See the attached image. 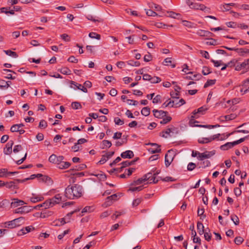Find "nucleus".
I'll return each instance as SVG.
<instances>
[{
  "label": "nucleus",
  "mask_w": 249,
  "mask_h": 249,
  "mask_svg": "<svg viewBox=\"0 0 249 249\" xmlns=\"http://www.w3.org/2000/svg\"><path fill=\"white\" fill-rule=\"evenodd\" d=\"M43 199V197L41 196H33L30 198V200L33 203H36L39 201H41Z\"/></svg>",
  "instance_id": "obj_31"
},
{
  "label": "nucleus",
  "mask_w": 249,
  "mask_h": 249,
  "mask_svg": "<svg viewBox=\"0 0 249 249\" xmlns=\"http://www.w3.org/2000/svg\"><path fill=\"white\" fill-rule=\"evenodd\" d=\"M193 0H186V3L191 9L196 10H200L203 11H209V8H207L203 4L197 3Z\"/></svg>",
  "instance_id": "obj_2"
},
{
  "label": "nucleus",
  "mask_w": 249,
  "mask_h": 249,
  "mask_svg": "<svg viewBox=\"0 0 249 249\" xmlns=\"http://www.w3.org/2000/svg\"><path fill=\"white\" fill-rule=\"evenodd\" d=\"M23 220L24 217H20L19 218L14 219L13 222H14V223L15 224L16 227H18L22 224V223L23 222Z\"/></svg>",
  "instance_id": "obj_28"
},
{
  "label": "nucleus",
  "mask_w": 249,
  "mask_h": 249,
  "mask_svg": "<svg viewBox=\"0 0 249 249\" xmlns=\"http://www.w3.org/2000/svg\"><path fill=\"white\" fill-rule=\"evenodd\" d=\"M83 192V188L80 185H69L65 189V196L70 199L78 198L82 196Z\"/></svg>",
  "instance_id": "obj_1"
},
{
  "label": "nucleus",
  "mask_w": 249,
  "mask_h": 249,
  "mask_svg": "<svg viewBox=\"0 0 249 249\" xmlns=\"http://www.w3.org/2000/svg\"><path fill=\"white\" fill-rule=\"evenodd\" d=\"M231 220L233 222L235 225H237L239 223V218L236 215H231Z\"/></svg>",
  "instance_id": "obj_57"
},
{
  "label": "nucleus",
  "mask_w": 249,
  "mask_h": 249,
  "mask_svg": "<svg viewBox=\"0 0 249 249\" xmlns=\"http://www.w3.org/2000/svg\"><path fill=\"white\" fill-rule=\"evenodd\" d=\"M6 168L0 169V178H6Z\"/></svg>",
  "instance_id": "obj_60"
},
{
  "label": "nucleus",
  "mask_w": 249,
  "mask_h": 249,
  "mask_svg": "<svg viewBox=\"0 0 249 249\" xmlns=\"http://www.w3.org/2000/svg\"><path fill=\"white\" fill-rule=\"evenodd\" d=\"M162 118H163L162 120H161L160 122V124H166L170 122L172 120L171 117H170L169 116H166V117H164Z\"/></svg>",
  "instance_id": "obj_36"
},
{
  "label": "nucleus",
  "mask_w": 249,
  "mask_h": 249,
  "mask_svg": "<svg viewBox=\"0 0 249 249\" xmlns=\"http://www.w3.org/2000/svg\"><path fill=\"white\" fill-rule=\"evenodd\" d=\"M235 146L234 142H228L220 146L222 150H227Z\"/></svg>",
  "instance_id": "obj_18"
},
{
  "label": "nucleus",
  "mask_w": 249,
  "mask_h": 249,
  "mask_svg": "<svg viewBox=\"0 0 249 249\" xmlns=\"http://www.w3.org/2000/svg\"><path fill=\"white\" fill-rule=\"evenodd\" d=\"M149 144L153 146V147L149 149V151L151 153L154 154L160 152L161 149L160 148V145L155 143H150Z\"/></svg>",
  "instance_id": "obj_10"
},
{
  "label": "nucleus",
  "mask_w": 249,
  "mask_h": 249,
  "mask_svg": "<svg viewBox=\"0 0 249 249\" xmlns=\"http://www.w3.org/2000/svg\"><path fill=\"white\" fill-rule=\"evenodd\" d=\"M135 162V160H133V161H123L121 163V164L122 165V167H121V169H122L123 168H124L125 167H127V166H129L131 165H132L134 163V162Z\"/></svg>",
  "instance_id": "obj_37"
},
{
  "label": "nucleus",
  "mask_w": 249,
  "mask_h": 249,
  "mask_svg": "<svg viewBox=\"0 0 249 249\" xmlns=\"http://www.w3.org/2000/svg\"><path fill=\"white\" fill-rule=\"evenodd\" d=\"M161 81L160 78L157 76L151 77L150 82L152 84L160 83Z\"/></svg>",
  "instance_id": "obj_41"
},
{
  "label": "nucleus",
  "mask_w": 249,
  "mask_h": 249,
  "mask_svg": "<svg viewBox=\"0 0 249 249\" xmlns=\"http://www.w3.org/2000/svg\"><path fill=\"white\" fill-rule=\"evenodd\" d=\"M71 107L73 109H78L81 108L82 107V106L79 102H74L72 103Z\"/></svg>",
  "instance_id": "obj_47"
},
{
  "label": "nucleus",
  "mask_w": 249,
  "mask_h": 249,
  "mask_svg": "<svg viewBox=\"0 0 249 249\" xmlns=\"http://www.w3.org/2000/svg\"><path fill=\"white\" fill-rule=\"evenodd\" d=\"M97 118H99V119H98L99 121L102 122H105L107 120V118L105 116H104V115L99 116L98 114L94 113V119H96Z\"/></svg>",
  "instance_id": "obj_30"
},
{
  "label": "nucleus",
  "mask_w": 249,
  "mask_h": 249,
  "mask_svg": "<svg viewBox=\"0 0 249 249\" xmlns=\"http://www.w3.org/2000/svg\"><path fill=\"white\" fill-rule=\"evenodd\" d=\"M204 227L201 222H197V229L198 232L200 235H202L204 233Z\"/></svg>",
  "instance_id": "obj_21"
},
{
  "label": "nucleus",
  "mask_w": 249,
  "mask_h": 249,
  "mask_svg": "<svg viewBox=\"0 0 249 249\" xmlns=\"http://www.w3.org/2000/svg\"><path fill=\"white\" fill-rule=\"evenodd\" d=\"M34 230L35 228L32 226L26 227L25 228L22 229L18 231V235L21 236L24 235L25 234L30 232L32 230Z\"/></svg>",
  "instance_id": "obj_9"
},
{
  "label": "nucleus",
  "mask_w": 249,
  "mask_h": 249,
  "mask_svg": "<svg viewBox=\"0 0 249 249\" xmlns=\"http://www.w3.org/2000/svg\"><path fill=\"white\" fill-rule=\"evenodd\" d=\"M197 35L200 36H204V37H211L213 36V33L211 32L206 31V30H199L196 32Z\"/></svg>",
  "instance_id": "obj_13"
},
{
  "label": "nucleus",
  "mask_w": 249,
  "mask_h": 249,
  "mask_svg": "<svg viewBox=\"0 0 249 249\" xmlns=\"http://www.w3.org/2000/svg\"><path fill=\"white\" fill-rule=\"evenodd\" d=\"M41 206L44 207L45 209H47L50 207H53L51 201H50V199L46 200L43 203L41 204Z\"/></svg>",
  "instance_id": "obj_40"
},
{
  "label": "nucleus",
  "mask_w": 249,
  "mask_h": 249,
  "mask_svg": "<svg viewBox=\"0 0 249 249\" xmlns=\"http://www.w3.org/2000/svg\"><path fill=\"white\" fill-rule=\"evenodd\" d=\"M175 155L173 150H169L165 155V164L168 167L173 160Z\"/></svg>",
  "instance_id": "obj_3"
},
{
  "label": "nucleus",
  "mask_w": 249,
  "mask_h": 249,
  "mask_svg": "<svg viewBox=\"0 0 249 249\" xmlns=\"http://www.w3.org/2000/svg\"><path fill=\"white\" fill-rule=\"evenodd\" d=\"M149 8L154 7L155 9L158 11H160L161 10V7L160 5L156 4L154 3H149Z\"/></svg>",
  "instance_id": "obj_46"
},
{
  "label": "nucleus",
  "mask_w": 249,
  "mask_h": 249,
  "mask_svg": "<svg viewBox=\"0 0 249 249\" xmlns=\"http://www.w3.org/2000/svg\"><path fill=\"white\" fill-rule=\"evenodd\" d=\"M70 165L71 163L67 161H62L60 164H59L58 167L61 169H67L70 166Z\"/></svg>",
  "instance_id": "obj_26"
},
{
  "label": "nucleus",
  "mask_w": 249,
  "mask_h": 249,
  "mask_svg": "<svg viewBox=\"0 0 249 249\" xmlns=\"http://www.w3.org/2000/svg\"><path fill=\"white\" fill-rule=\"evenodd\" d=\"M200 54L206 59H209L210 56L209 53L205 51L201 50L200 51Z\"/></svg>",
  "instance_id": "obj_64"
},
{
  "label": "nucleus",
  "mask_w": 249,
  "mask_h": 249,
  "mask_svg": "<svg viewBox=\"0 0 249 249\" xmlns=\"http://www.w3.org/2000/svg\"><path fill=\"white\" fill-rule=\"evenodd\" d=\"M163 64L165 66H169L171 64L172 68H175L176 67L175 64H172L171 58L167 57L166 58L163 62Z\"/></svg>",
  "instance_id": "obj_24"
},
{
  "label": "nucleus",
  "mask_w": 249,
  "mask_h": 249,
  "mask_svg": "<svg viewBox=\"0 0 249 249\" xmlns=\"http://www.w3.org/2000/svg\"><path fill=\"white\" fill-rule=\"evenodd\" d=\"M121 156L123 159H131L134 157V153L131 150H126L122 153Z\"/></svg>",
  "instance_id": "obj_17"
},
{
  "label": "nucleus",
  "mask_w": 249,
  "mask_h": 249,
  "mask_svg": "<svg viewBox=\"0 0 249 249\" xmlns=\"http://www.w3.org/2000/svg\"><path fill=\"white\" fill-rule=\"evenodd\" d=\"M201 77L202 75L198 73L194 74L192 77L187 76L186 77V78L188 80H199L200 79H201Z\"/></svg>",
  "instance_id": "obj_32"
},
{
  "label": "nucleus",
  "mask_w": 249,
  "mask_h": 249,
  "mask_svg": "<svg viewBox=\"0 0 249 249\" xmlns=\"http://www.w3.org/2000/svg\"><path fill=\"white\" fill-rule=\"evenodd\" d=\"M20 128L19 127V126L18 125V124H14L10 128V131L12 132H18L19 131V129Z\"/></svg>",
  "instance_id": "obj_55"
},
{
  "label": "nucleus",
  "mask_w": 249,
  "mask_h": 249,
  "mask_svg": "<svg viewBox=\"0 0 249 249\" xmlns=\"http://www.w3.org/2000/svg\"><path fill=\"white\" fill-rule=\"evenodd\" d=\"M150 109L149 107H144L141 110V113L142 115L147 116L150 114Z\"/></svg>",
  "instance_id": "obj_29"
},
{
  "label": "nucleus",
  "mask_w": 249,
  "mask_h": 249,
  "mask_svg": "<svg viewBox=\"0 0 249 249\" xmlns=\"http://www.w3.org/2000/svg\"><path fill=\"white\" fill-rule=\"evenodd\" d=\"M38 179H39V181L46 183L52 181L51 178L49 177L43 175L42 174V176H40V177Z\"/></svg>",
  "instance_id": "obj_25"
},
{
  "label": "nucleus",
  "mask_w": 249,
  "mask_h": 249,
  "mask_svg": "<svg viewBox=\"0 0 249 249\" xmlns=\"http://www.w3.org/2000/svg\"><path fill=\"white\" fill-rule=\"evenodd\" d=\"M235 51L240 56H244L245 53H249V49L243 48H235Z\"/></svg>",
  "instance_id": "obj_20"
},
{
  "label": "nucleus",
  "mask_w": 249,
  "mask_h": 249,
  "mask_svg": "<svg viewBox=\"0 0 249 249\" xmlns=\"http://www.w3.org/2000/svg\"><path fill=\"white\" fill-rule=\"evenodd\" d=\"M197 141L200 144L208 143L212 142L210 137L208 138H199L198 139Z\"/></svg>",
  "instance_id": "obj_22"
},
{
  "label": "nucleus",
  "mask_w": 249,
  "mask_h": 249,
  "mask_svg": "<svg viewBox=\"0 0 249 249\" xmlns=\"http://www.w3.org/2000/svg\"><path fill=\"white\" fill-rule=\"evenodd\" d=\"M244 241V239L241 236H237L234 239V243L236 245H240Z\"/></svg>",
  "instance_id": "obj_51"
},
{
  "label": "nucleus",
  "mask_w": 249,
  "mask_h": 249,
  "mask_svg": "<svg viewBox=\"0 0 249 249\" xmlns=\"http://www.w3.org/2000/svg\"><path fill=\"white\" fill-rule=\"evenodd\" d=\"M127 63L129 65L132 66H136L138 67L140 65V63L139 61H135L134 60H129L127 62Z\"/></svg>",
  "instance_id": "obj_50"
},
{
  "label": "nucleus",
  "mask_w": 249,
  "mask_h": 249,
  "mask_svg": "<svg viewBox=\"0 0 249 249\" xmlns=\"http://www.w3.org/2000/svg\"><path fill=\"white\" fill-rule=\"evenodd\" d=\"M212 71H210V69L209 67L206 66H204L202 68V73L204 75H207L210 73H211Z\"/></svg>",
  "instance_id": "obj_44"
},
{
  "label": "nucleus",
  "mask_w": 249,
  "mask_h": 249,
  "mask_svg": "<svg viewBox=\"0 0 249 249\" xmlns=\"http://www.w3.org/2000/svg\"><path fill=\"white\" fill-rule=\"evenodd\" d=\"M161 96L160 95H157L153 99V103L157 104L161 102Z\"/></svg>",
  "instance_id": "obj_52"
},
{
  "label": "nucleus",
  "mask_w": 249,
  "mask_h": 249,
  "mask_svg": "<svg viewBox=\"0 0 249 249\" xmlns=\"http://www.w3.org/2000/svg\"><path fill=\"white\" fill-rule=\"evenodd\" d=\"M227 65H228V67H234L236 68V65H237V60L233 59L231 60L230 62L227 63Z\"/></svg>",
  "instance_id": "obj_48"
},
{
  "label": "nucleus",
  "mask_w": 249,
  "mask_h": 249,
  "mask_svg": "<svg viewBox=\"0 0 249 249\" xmlns=\"http://www.w3.org/2000/svg\"><path fill=\"white\" fill-rule=\"evenodd\" d=\"M102 148H104L105 147L109 148L111 146L112 143L111 142L107 140H104L102 141Z\"/></svg>",
  "instance_id": "obj_42"
},
{
  "label": "nucleus",
  "mask_w": 249,
  "mask_h": 249,
  "mask_svg": "<svg viewBox=\"0 0 249 249\" xmlns=\"http://www.w3.org/2000/svg\"><path fill=\"white\" fill-rule=\"evenodd\" d=\"M216 82L215 79L208 80L204 84V88H207L210 86L214 85Z\"/></svg>",
  "instance_id": "obj_39"
},
{
  "label": "nucleus",
  "mask_w": 249,
  "mask_h": 249,
  "mask_svg": "<svg viewBox=\"0 0 249 249\" xmlns=\"http://www.w3.org/2000/svg\"><path fill=\"white\" fill-rule=\"evenodd\" d=\"M14 144L13 141H9L3 149V153L5 155H10L12 153V147Z\"/></svg>",
  "instance_id": "obj_6"
},
{
  "label": "nucleus",
  "mask_w": 249,
  "mask_h": 249,
  "mask_svg": "<svg viewBox=\"0 0 249 249\" xmlns=\"http://www.w3.org/2000/svg\"><path fill=\"white\" fill-rule=\"evenodd\" d=\"M153 112L154 116L157 118L161 119L164 117H166L168 112L161 110L154 109Z\"/></svg>",
  "instance_id": "obj_7"
},
{
  "label": "nucleus",
  "mask_w": 249,
  "mask_h": 249,
  "mask_svg": "<svg viewBox=\"0 0 249 249\" xmlns=\"http://www.w3.org/2000/svg\"><path fill=\"white\" fill-rule=\"evenodd\" d=\"M114 123L117 125H123L124 124V121L123 120H121L118 117H115L114 118Z\"/></svg>",
  "instance_id": "obj_53"
},
{
  "label": "nucleus",
  "mask_w": 249,
  "mask_h": 249,
  "mask_svg": "<svg viewBox=\"0 0 249 249\" xmlns=\"http://www.w3.org/2000/svg\"><path fill=\"white\" fill-rule=\"evenodd\" d=\"M67 218H62L56 220L53 222L54 225L55 226H61L67 223L70 222V218L66 221Z\"/></svg>",
  "instance_id": "obj_11"
},
{
  "label": "nucleus",
  "mask_w": 249,
  "mask_h": 249,
  "mask_svg": "<svg viewBox=\"0 0 249 249\" xmlns=\"http://www.w3.org/2000/svg\"><path fill=\"white\" fill-rule=\"evenodd\" d=\"M168 105V107H177L178 105V103H176L175 101H169V102L167 103Z\"/></svg>",
  "instance_id": "obj_58"
},
{
  "label": "nucleus",
  "mask_w": 249,
  "mask_h": 249,
  "mask_svg": "<svg viewBox=\"0 0 249 249\" xmlns=\"http://www.w3.org/2000/svg\"><path fill=\"white\" fill-rule=\"evenodd\" d=\"M13 201L11 203V207H17L18 206H22L24 204H27L24 201L19 200L18 198H14L13 199Z\"/></svg>",
  "instance_id": "obj_15"
},
{
  "label": "nucleus",
  "mask_w": 249,
  "mask_h": 249,
  "mask_svg": "<svg viewBox=\"0 0 249 249\" xmlns=\"http://www.w3.org/2000/svg\"><path fill=\"white\" fill-rule=\"evenodd\" d=\"M204 213V209L203 208H200L198 207L197 209V215L200 217V219H203L205 218L206 215L203 214Z\"/></svg>",
  "instance_id": "obj_27"
},
{
  "label": "nucleus",
  "mask_w": 249,
  "mask_h": 249,
  "mask_svg": "<svg viewBox=\"0 0 249 249\" xmlns=\"http://www.w3.org/2000/svg\"><path fill=\"white\" fill-rule=\"evenodd\" d=\"M9 87L8 82H6L4 80H0V88H8Z\"/></svg>",
  "instance_id": "obj_45"
},
{
  "label": "nucleus",
  "mask_w": 249,
  "mask_h": 249,
  "mask_svg": "<svg viewBox=\"0 0 249 249\" xmlns=\"http://www.w3.org/2000/svg\"><path fill=\"white\" fill-rule=\"evenodd\" d=\"M243 69L246 70L247 71L249 70V58L245 60L242 63L238 62L237 60V65H236L235 70L240 71Z\"/></svg>",
  "instance_id": "obj_4"
},
{
  "label": "nucleus",
  "mask_w": 249,
  "mask_h": 249,
  "mask_svg": "<svg viewBox=\"0 0 249 249\" xmlns=\"http://www.w3.org/2000/svg\"><path fill=\"white\" fill-rule=\"evenodd\" d=\"M215 154V151H205L203 153H200L199 156L197 157V159L199 160H203L205 159H209Z\"/></svg>",
  "instance_id": "obj_5"
},
{
  "label": "nucleus",
  "mask_w": 249,
  "mask_h": 249,
  "mask_svg": "<svg viewBox=\"0 0 249 249\" xmlns=\"http://www.w3.org/2000/svg\"><path fill=\"white\" fill-rule=\"evenodd\" d=\"M30 210L29 209V207L27 206H24L21 207L20 208H18L15 210V213H28Z\"/></svg>",
  "instance_id": "obj_14"
},
{
  "label": "nucleus",
  "mask_w": 249,
  "mask_h": 249,
  "mask_svg": "<svg viewBox=\"0 0 249 249\" xmlns=\"http://www.w3.org/2000/svg\"><path fill=\"white\" fill-rule=\"evenodd\" d=\"M4 52L8 55H9L10 56H12L14 58H17L18 55L17 53L13 51H12L11 50H4Z\"/></svg>",
  "instance_id": "obj_34"
},
{
  "label": "nucleus",
  "mask_w": 249,
  "mask_h": 249,
  "mask_svg": "<svg viewBox=\"0 0 249 249\" xmlns=\"http://www.w3.org/2000/svg\"><path fill=\"white\" fill-rule=\"evenodd\" d=\"M211 61L213 64L214 67H219L220 65L223 64L222 60L217 61L211 59Z\"/></svg>",
  "instance_id": "obj_59"
},
{
  "label": "nucleus",
  "mask_w": 249,
  "mask_h": 249,
  "mask_svg": "<svg viewBox=\"0 0 249 249\" xmlns=\"http://www.w3.org/2000/svg\"><path fill=\"white\" fill-rule=\"evenodd\" d=\"M16 182L18 183L16 181V179L14 181H10L9 182H7L5 183V186H6L7 188L11 189L12 190L18 189V187Z\"/></svg>",
  "instance_id": "obj_12"
},
{
  "label": "nucleus",
  "mask_w": 249,
  "mask_h": 249,
  "mask_svg": "<svg viewBox=\"0 0 249 249\" xmlns=\"http://www.w3.org/2000/svg\"><path fill=\"white\" fill-rule=\"evenodd\" d=\"M196 126H198V127H204V128L211 129V128H216L217 127H219V126H220V125H219V124H216V125H196Z\"/></svg>",
  "instance_id": "obj_43"
},
{
  "label": "nucleus",
  "mask_w": 249,
  "mask_h": 249,
  "mask_svg": "<svg viewBox=\"0 0 249 249\" xmlns=\"http://www.w3.org/2000/svg\"><path fill=\"white\" fill-rule=\"evenodd\" d=\"M158 174V173H157L156 174L155 173L154 174H152L151 173H148L144 175V177L145 178L146 181H149L154 175H156Z\"/></svg>",
  "instance_id": "obj_54"
},
{
  "label": "nucleus",
  "mask_w": 249,
  "mask_h": 249,
  "mask_svg": "<svg viewBox=\"0 0 249 249\" xmlns=\"http://www.w3.org/2000/svg\"><path fill=\"white\" fill-rule=\"evenodd\" d=\"M196 167V165L195 163L193 162H190L187 165V169L189 171L193 170Z\"/></svg>",
  "instance_id": "obj_63"
},
{
  "label": "nucleus",
  "mask_w": 249,
  "mask_h": 249,
  "mask_svg": "<svg viewBox=\"0 0 249 249\" xmlns=\"http://www.w3.org/2000/svg\"><path fill=\"white\" fill-rule=\"evenodd\" d=\"M56 160H57V156L54 154H52L51 155L49 158V161L50 162L55 163L56 164Z\"/></svg>",
  "instance_id": "obj_56"
},
{
  "label": "nucleus",
  "mask_w": 249,
  "mask_h": 249,
  "mask_svg": "<svg viewBox=\"0 0 249 249\" xmlns=\"http://www.w3.org/2000/svg\"><path fill=\"white\" fill-rule=\"evenodd\" d=\"M145 179H145V178H144V176H143L142 178H140L138 179L137 180L134 181V184L135 185H140L141 183L146 181Z\"/></svg>",
  "instance_id": "obj_49"
},
{
  "label": "nucleus",
  "mask_w": 249,
  "mask_h": 249,
  "mask_svg": "<svg viewBox=\"0 0 249 249\" xmlns=\"http://www.w3.org/2000/svg\"><path fill=\"white\" fill-rule=\"evenodd\" d=\"M122 196V194L121 193L114 194L112 195L108 196V199H110L113 201H115L117 200L119 198L121 197Z\"/></svg>",
  "instance_id": "obj_23"
},
{
  "label": "nucleus",
  "mask_w": 249,
  "mask_h": 249,
  "mask_svg": "<svg viewBox=\"0 0 249 249\" xmlns=\"http://www.w3.org/2000/svg\"><path fill=\"white\" fill-rule=\"evenodd\" d=\"M40 176H42L41 174H33L32 175L30 178H26L24 179H17L16 181L18 183H23L25 182V181H27L29 179H33L35 178H39Z\"/></svg>",
  "instance_id": "obj_16"
},
{
  "label": "nucleus",
  "mask_w": 249,
  "mask_h": 249,
  "mask_svg": "<svg viewBox=\"0 0 249 249\" xmlns=\"http://www.w3.org/2000/svg\"><path fill=\"white\" fill-rule=\"evenodd\" d=\"M93 209L92 206H86L82 210V213H85L87 212H92Z\"/></svg>",
  "instance_id": "obj_62"
},
{
  "label": "nucleus",
  "mask_w": 249,
  "mask_h": 249,
  "mask_svg": "<svg viewBox=\"0 0 249 249\" xmlns=\"http://www.w3.org/2000/svg\"><path fill=\"white\" fill-rule=\"evenodd\" d=\"M59 71L63 74L70 75L71 74V71L67 67L62 68Z\"/></svg>",
  "instance_id": "obj_33"
},
{
  "label": "nucleus",
  "mask_w": 249,
  "mask_h": 249,
  "mask_svg": "<svg viewBox=\"0 0 249 249\" xmlns=\"http://www.w3.org/2000/svg\"><path fill=\"white\" fill-rule=\"evenodd\" d=\"M236 114L232 113L230 115H225L223 117H224L226 121H230L234 119L235 118H236Z\"/></svg>",
  "instance_id": "obj_38"
},
{
  "label": "nucleus",
  "mask_w": 249,
  "mask_h": 249,
  "mask_svg": "<svg viewBox=\"0 0 249 249\" xmlns=\"http://www.w3.org/2000/svg\"><path fill=\"white\" fill-rule=\"evenodd\" d=\"M241 101V99L239 98H235L231 100H228L227 103L229 104H231L232 105H236L239 103Z\"/></svg>",
  "instance_id": "obj_35"
},
{
  "label": "nucleus",
  "mask_w": 249,
  "mask_h": 249,
  "mask_svg": "<svg viewBox=\"0 0 249 249\" xmlns=\"http://www.w3.org/2000/svg\"><path fill=\"white\" fill-rule=\"evenodd\" d=\"M49 199L51 201L52 206L59 203L62 200V196L59 194L55 195L53 197Z\"/></svg>",
  "instance_id": "obj_8"
},
{
  "label": "nucleus",
  "mask_w": 249,
  "mask_h": 249,
  "mask_svg": "<svg viewBox=\"0 0 249 249\" xmlns=\"http://www.w3.org/2000/svg\"><path fill=\"white\" fill-rule=\"evenodd\" d=\"M1 227L10 229H13L16 227L15 224L14 222H13V220L3 223Z\"/></svg>",
  "instance_id": "obj_19"
},
{
  "label": "nucleus",
  "mask_w": 249,
  "mask_h": 249,
  "mask_svg": "<svg viewBox=\"0 0 249 249\" xmlns=\"http://www.w3.org/2000/svg\"><path fill=\"white\" fill-rule=\"evenodd\" d=\"M39 127L41 128H46L47 127V122L44 120H41L39 122Z\"/></svg>",
  "instance_id": "obj_61"
}]
</instances>
